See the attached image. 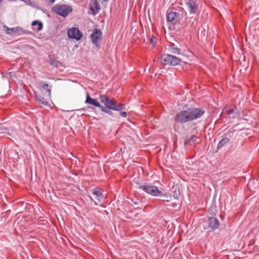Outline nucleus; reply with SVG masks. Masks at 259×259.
<instances>
[{
	"label": "nucleus",
	"instance_id": "c756f323",
	"mask_svg": "<svg viewBox=\"0 0 259 259\" xmlns=\"http://www.w3.org/2000/svg\"><path fill=\"white\" fill-rule=\"evenodd\" d=\"M50 4H52L55 3V0H47Z\"/></svg>",
	"mask_w": 259,
	"mask_h": 259
},
{
	"label": "nucleus",
	"instance_id": "7ed1b4c3",
	"mask_svg": "<svg viewBox=\"0 0 259 259\" xmlns=\"http://www.w3.org/2000/svg\"><path fill=\"white\" fill-rule=\"evenodd\" d=\"M99 99L101 102L109 109L116 111L125 109L124 105L118 102L114 98H110L105 95H102L100 96Z\"/></svg>",
	"mask_w": 259,
	"mask_h": 259
},
{
	"label": "nucleus",
	"instance_id": "473e14b6",
	"mask_svg": "<svg viewBox=\"0 0 259 259\" xmlns=\"http://www.w3.org/2000/svg\"><path fill=\"white\" fill-rule=\"evenodd\" d=\"M12 72H9V74L10 75H11V74H12Z\"/></svg>",
	"mask_w": 259,
	"mask_h": 259
},
{
	"label": "nucleus",
	"instance_id": "1a4fd4ad",
	"mask_svg": "<svg viewBox=\"0 0 259 259\" xmlns=\"http://www.w3.org/2000/svg\"><path fill=\"white\" fill-rule=\"evenodd\" d=\"M208 226L205 229L208 231H213L218 228L220 222L218 219L214 217H207Z\"/></svg>",
	"mask_w": 259,
	"mask_h": 259
},
{
	"label": "nucleus",
	"instance_id": "a211bd4d",
	"mask_svg": "<svg viewBox=\"0 0 259 259\" xmlns=\"http://www.w3.org/2000/svg\"><path fill=\"white\" fill-rule=\"evenodd\" d=\"M34 95L36 99L40 104L46 106H49V101L47 99H45L43 97L40 96L36 92H34Z\"/></svg>",
	"mask_w": 259,
	"mask_h": 259
},
{
	"label": "nucleus",
	"instance_id": "a878e982",
	"mask_svg": "<svg viewBox=\"0 0 259 259\" xmlns=\"http://www.w3.org/2000/svg\"><path fill=\"white\" fill-rule=\"evenodd\" d=\"M89 198L91 202V203H93L94 205H98V202L95 201L91 196H89Z\"/></svg>",
	"mask_w": 259,
	"mask_h": 259
},
{
	"label": "nucleus",
	"instance_id": "0eeeda50",
	"mask_svg": "<svg viewBox=\"0 0 259 259\" xmlns=\"http://www.w3.org/2000/svg\"><path fill=\"white\" fill-rule=\"evenodd\" d=\"M102 32L100 29L95 28L93 29L92 34H91V38L92 42L95 45L96 47H100V44L99 41L101 40Z\"/></svg>",
	"mask_w": 259,
	"mask_h": 259
},
{
	"label": "nucleus",
	"instance_id": "f704fd0d",
	"mask_svg": "<svg viewBox=\"0 0 259 259\" xmlns=\"http://www.w3.org/2000/svg\"><path fill=\"white\" fill-rule=\"evenodd\" d=\"M51 64L53 65L54 63H53L52 62H51Z\"/></svg>",
	"mask_w": 259,
	"mask_h": 259
},
{
	"label": "nucleus",
	"instance_id": "b1692460",
	"mask_svg": "<svg viewBox=\"0 0 259 259\" xmlns=\"http://www.w3.org/2000/svg\"><path fill=\"white\" fill-rule=\"evenodd\" d=\"M192 19V18H190L189 20L190 21H189V22L187 23V24L185 25V24H183L182 25V27L183 28H185V27H188V28H189L190 27H191L192 25H193V22L192 23H191V20Z\"/></svg>",
	"mask_w": 259,
	"mask_h": 259
},
{
	"label": "nucleus",
	"instance_id": "f03ea898",
	"mask_svg": "<svg viewBox=\"0 0 259 259\" xmlns=\"http://www.w3.org/2000/svg\"><path fill=\"white\" fill-rule=\"evenodd\" d=\"M138 188L152 196L160 197L163 199V200H165V199L168 197V193H163L157 186L147 183L139 185ZM169 196H170V195H169Z\"/></svg>",
	"mask_w": 259,
	"mask_h": 259
},
{
	"label": "nucleus",
	"instance_id": "5701e85b",
	"mask_svg": "<svg viewBox=\"0 0 259 259\" xmlns=\"http://www.w3.org/2000/svg\"><path fill=\"white\" fill-rule=\"evenodd\" d=\"M100 110L103 112L108 114L109 115H113V112L111 111V109H108L107 107L102 106L100 109Z\"/></svg>",
	"mask_w": 259,
	"mask_h": 259
},
{
	"label": "nucleus",
	"instance_id": "9d476101",
	"mask_svg": "<svg viewBox=\"0 0 259 259\" xmlns=\"http://www.w3.org/2000/svg\"><path fill=\"white\" fill-rule=\"evenodd\" d=\"M186 6L190 14H194L198 11V7L195 0H186Z\"/></svg>",
	"mask_w": 259,
	"mask_h": 259
},
{
	"label": "nucleus",
	"instance_id": "ddd939ff",
	"mask_svg": "<svg viewBox=\"0 0 259 259\" xmlns=\"http://www.w3.org/2000/svg\"><path fill=\"white\" fill-rule=\"evenodd\" d=\"M180 17V14L175 12H170L167 14L166 19L168 22L175 24L176 20Z\"/></svg>",
	"mask_w": 259,
	"mask_h": 259
},
{
	"label": "nucleus",
	"instance_id": "c85d7f7f",
	"mask_svg": "<svg viewBox=\"0 0 259 259\" xmlns=\"http://www.w3.org/2000/svg\"><path fill=\"white\" fill-rule=\"evenodd\" d=\"M132 202L135 205H139V203H140V201L138 200H132Z\"/></svg>",
	"mask_w": 259,
	"mask_h": 259
},
{
	"label": "nucleus",
	"instance_id": "6e6552de",
	"mask_svg": "<svg viewBox=\"0 0 259 259\" xmlns=\"http://www.w3.org/2000/svg\"><path fill=\"white\" fill-rule=\"evenodd\" d=\"M67 35L69 38L80 40L82 37V34L77 27H72L67 31Z\"/></svg>",
	"mask_w": 259,
	"mask_h": 259
},
{
	"label": "nucleus",
	"instance_id": "4468645a",
	"mask_svg": "<svg viewBox=\"0 0 259 259\" xmlns=\"http://www.w3.org/2000/svg\"><path fill=\"white\" fill-rule=\"evenodd\" d=\"M85 103L90 105H92L96 107H98L100 109H101L102 105H100L99 102L96 99H94L91 97L89 95L86 96V99Z\"/></svg>",
	"mask_w": 259,
	"mask_h": 259
},
{
	"label": "nucleus",
	"instance_id": "f3484780",
	"mask_svg": "<svg viewBox=\"0 0 259 259\" xmlns=\"http://www.w3.org/2000/svg\"><path fill=\"white\" fill-rule=\"evenodd\" d=\"M168 50L169 52L174 54H181V49L178 47V46L174 44L170 43L168 46Z\"/></svg>",
	"mask_w": 259,
	"mask_h": 259
},
{
	"label": "nucleus",
	"instance_id": "2eb2a0df",
	"mask_svg": "<svg viewBox=\"0 0 259 259\" xmlns=\"http://www.w3.org/2000/svg\"><path fill=\"white\" fill-rule=\"evenodd\" d=\"M217 212L218 210L215 205V198L214 197L211 202V205L208 210L209 215L208 217H215L217 214Z\"/></svg>",
	"mask_w": 259,
	"mask_h": 259
},
{
	"label": "nucleus",
	"instance_id": "dca6fc26",
	"mask_svg": "<svg viewBox=\"0 0 259 259\" xmlns=\"http://www.w3.org/2000/svg\"><path fill=\"white\" fill-rule=\"evenodd\" d=\"M40 89L46 91L45 93L50 98L52 90V85L45 82H41L39 84Z\"/></svg>",
	"mask_w": 259,
	"mask_h": 259
},
{
	"label": "nucleus",
	"instance_id": "423d86ee",
	"mask_svg": "<svg viewBox=\"0 0 259 259\" xmlns=\"http://www.w3.org/2000/svg\"><path fill=\"white\" fill-rule=\"evenodd\" d=\"M3 28L5 31V33L10 35L15 33H18L19 35L29 33L28 30H24L20 27H15L10 28L6 25H4Z\"/></svg>",
	"mask_w": 259,
	"mask_h": 259
},
{
	"label": "nucleus",
	"instance_id": "6ab92c4d",
	"mask_svg": "<svg viewBox=\"0 0 259 259\" xmlns=\"http://www.w3.org/2000/svg\"><path fill=\"white\" fill-rule=\"evenodd\" d=\"M33 29L36 31H39L43 28L42 23L39 20H34L31 23Z\"/></svg>",
	"mask_w": 259,
	"mask_h": 259
},
{
	"label": "nucleus",
	"instance_id": "bb28decb",
	"mask_svg": "<svg viewBox=\"0 0 259 259\" xmlns=\"http://www.w3.org/2000/svg\"><path fill=\"white\" fill-rule=\"evenodd\" d=\"M156 38L153 36L150 38V42L153 45H154L156 44Z\"/></svg>",
	"mask_w": 259,
	"mask_h": 259
},
{
	"label": "nucleus",
	"instance_id": "4be33fe9",
	"mask_svg": "<svg viewBox=\"0 0 259 259\" xmlns=\"http://www.w3.org/2000/svg\"><path fill=\"white\" fill-rule=\"evenodd\" d=\"M198 140V137L192 135L190 138H187L185 141V144H189L191 145L192 144H194L195 143H197V140Z\"/></svg>",
	"mask_w": 259,
	"mask_h": 259
},
{
	"label": "nucleus",
	"instance_id": "7c9ffc66",
	"mask_svg": "<svg viewBox=\"0 0 259 259\" xmlns=\"http://www.w3.org/2000/svg\"><path fill=\"white\" fill-rule=\"evenodd\" d=\"M103 1H104L105 2L109 1V0H102Z\"/></svg>",
	"mask_w": 259,
	"mask_h": 259
},
{
	"label": "nucleus",
	"instance_id": "393cba45",
	"mask_svg": "<svg viewBox=\"0 0 259 259\" xmlns=\"http://www.w3.org/2000/svg\"><path fill=\"white\" fill-rule=\"evenodd\" d=\"M179 194H180V191L179 190L178 191L175 190L174 192L173 196L175 199H177Z\"/></svg>",
	"mask_w": 259,
	"mask_h": 259
},
{
	"label": "nucleus",
	"instance_id": "72a5a7b5",
	"mask_svg": "<svg viewBox=\"0 0 259 259\" xmlns=\"http://www.w3.org/2000/svg\"><path fill=\"white\" fill-rule=\"evenodd\" d=\"M4 0H0V3H1Z\"/></svg>",
	"mask_w": 259,
	"mask_h": 259
},
{
	"label": "nucleus",
	"instance_id": "20e7f679",
	"mask_svg": "<svg viewBox=\"0 0 259 259\" xmlns=\"http://www.w3.org/2000/svg\"><path fill=\"white\" fill-rule=\"evenodd\" d=\"M161 63L164 65L176 66L178 65L181 60L175 56L164 54L160 57Z\"/></svg>",
	"mask_w": 259,
	"mask_h": 259
},
{
	"label": "nucleus",
	"instance_id": "cd10ccee",
	"mask_svg": "<svg viewBox=\"0 0 259 259\" xmlns=\"http://www.w3.org/2000/svg\"><path fill=\"white\" fill-rule=\"evenodd\" d=\"M120 112V115L123 117H126L127 116V113L125 111H121Z\"/></svg>",
	"mask_w": 259,
	"mask_h": 259
},
{
	"label": "nucleus",
	"instance_id": "f257e3e1",
	"mask_svg": "<svg viewBox=\"0 0 259 259\" xmlns=\"http://www.w3.org/2000/svg\"><path fill=\"white\" fill-rule=\"evenodd\" d=\"M204 113L202 108L191 107L177 113L174 120L177 123L184 124L200 118Z\"/></svg>",
	"mask_w": 259,
	"mask_h": 259
},
{
	"label": "nucleus",
	"instance_id": "39448f33",
	"mask_svg": "<svg viewBox=\"0 0 259 259\" xmlns=\"http://www.w3.org/2000/svg\"><path fill=\"white\" fill-rule=\"evenodd\" d=\"M53 11L57 15L63 17H66L72 11V7L67 5H60L55 6Z\"/></svg>",
	"mask_w": 259,
	"mask_h": 259
},
{
	"label": "nucleus",
	"instance_id": "9b49d317",
	"mask_svg": "<svg viewBox=\"0 0 259 259\" xmlns=\"http://www.w3.org/2000/svg\"><path fill=\"white\" fill-rule=\"evenodd\" d=\"M92 193L95 196L97 201L101 202L104 199L103 190L99 187H95L91 190Z\"/></svg>",
	"mask_w": 259,
	"mask_h": 259
},
{
	"label": "nucleus",
	"instance_id": "aec40b11",
	"mask_svg": "<svg viewBox=\"0 0 259 259\" xmlns=\"http://www.w3.org/2000/svg\"><path fill=\"white\" fill-rule=\"evenodd\" d=\"M230 142L229 138L225 137L222 139L218 143L217 145V149H220L228 144Z\"/></svg>",
	"mask_w": 259,
	"mask_h": 259
},
{
	"label": "nucleus",
	"instance_id": "412c9836",
	"mask_svg": "<svg viewBox=\"0 0 259 259\" xmlns=\"http://www.w3.org/2000/svg\"><path fill=\"white\" fill-rule=\"evenodd\" d=\"M237 108L234 107L232 109H228L226 110V112L227 113V114L229 115V116L230 118H234L237 117Z\"/></svg>",
	"mask_w": 259,
	"mask_h": 259
},
{
	"label": "nucleus",
	"instance_id": "2f4dec72",
	"mask_svg": "<svg viewBox=\"0 0 259 259\" xmlns=\"http://www.w3.org/2000/svg\"><path fill=\"white\" fill-rule=\"evenodd\" d=\"M36 8H37V9H39V10H40V7H36Z\"/></svg>",
	"mask_w": 259,
	"mask_h": 259
},
{
	"label": "nucleus",
	"instance_id": "f8f14e48",
	"mask_svg": "<svg viewBox=\"0 0 259 259\" xmlns=\"http://www.w3.org/2000/svg\"><path fill=\"white\" fill-rule=\"evenodd\" d=\"M90 14L95 16L97 14L100 10V7L97 0H90Z\"/></svg>",
	"mask_w": 259,
	"mask_h": 259
}]
</instances>
